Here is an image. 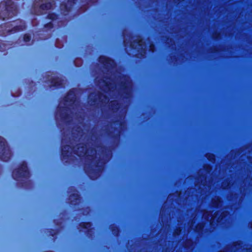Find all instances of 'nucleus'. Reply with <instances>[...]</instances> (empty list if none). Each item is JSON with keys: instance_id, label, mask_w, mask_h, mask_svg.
I'll use <instances>...</instances> for the list:
<instances>
[{"instance_id": "f257e3e1", "label": "nucleus", "mask_w": 252, "mask_h": 252, "mask_svg": "<svg viewBox=\"0 0 252 252\" xmlns=\"http://www.w3.org/2000/svg\"><path fill=\"white\" fill-rule=\"evenodd\" d=\"M94 132L93 128L87 134L80 126H75L70 137L63 134L62 139V160L70 163L74 159V155L82 158L85 172L92 180L101 175L112 157L111 150L103 146L100 136Z\"/></svg>"}, {"instance_id": "f03ea898", "label": "nucleus", "mask_w": 252, "mask_h": 252, "mask_svg": "<svg viewBox=\"0 0 252 252\" xmlns=\"http://www.w3.org/2000/svg\"><path fill=\"white\" fill-rule=\"evenodd\" d=\"M98 62L102 64V78L97 77L95 83L99 88L110 96L125 94L129 98L131 94L132 82L130 78L119 72L115 61L105 56H100Z\"/></svg>"}, {"instance_id": "7ed1b4c3", "label": "nucleus", "mask_w": 252, "mask_h": 252, "mask_svg": "<svg viewBox=\"0 0 252 252\" xmlns=\"http://www.w3.org/2000/svg\"><path fill=\"white\" fill-rule=\"evenodd\" d=\"M132 90L131 91V93ZM108 95L111 98L120 99L122 98L124 101L129 102L132 94L129 98L125 97V94L119 95L117 98L115 96H110L106 93H101L99 92H94L90 94L88 96V103L92 106H102L108 104L109 109L114 113H117L119 111L121 113V117L123 118V121L118 122L119 124H110L111 129L108 130L106 127L102 129L104 134L108 136L112 137L115 136L117 138H119L121 130L124 127V119L126 115L127 105L123 106L117 100H111L109 102L110 99L107 95Z\"/></svg>"}, {"instance_id": "20e7f679", "label": "nucleus", "mask_w": 252, "mask_h": 252, "mask_svg": "<svg viewBox=\"0 0 252 252\" xmlns=\"http://www.w3.org/2000/svg\"><path fill=\"white\" fill-rule=\"evenodd\" d=\"M57 108L55 118L58 126L61 128V124L69 127L74 119L78 117L79 102L76 96V90H70Z\"/></svg>"}, {"instance_id": "39448f33", "label": "nucleus", "mask_w": 252, "mask_h": 252, "mask_svg": "<svg viewBox=\"0 0 252 252\" xmlns=\"http://www.w3.org/2000/svg\"><path fill=\"white\" fill-rule=\"evenodd\" d=\"M124 45L127 49L129 47L131 50H135L136 55L140 58L145 57L148 46L144 39L140 36H133L130 32L125 31L123 33Z\"/></svg>"}, {"instance_id": "423d86ee", "label": "nucleus", "mask_w": 252, "mask_h": 252, "mask_svg": "<svg viewBox=\"0 0 252 252\" xmlns=\"http://www.w3.org/2000/svg\"><path fill=\"white\" fill-rule=\"evenodd\" d=\"M25 29V22L20 19L11 21L0 26V36H5Z\"/></svg>"}, {"instance_id": "0eeeda50", "label": "nucleus", "mask_w": 252, "mask_h": 252, "mask_svg": "<svg viewBox=\"0 0 252 252\" xmlns=\"http://www.w3.org/2000/svg\"><path fill=\"white\" fill-rule=\"evenodd\" d=\"M17 6L11 0L2 1L0 4V19L6 20L17 15Z\"/></svg>"}, {"instance_id": "6e6552de", "label": "nucleus", "mask_w": 252, "mask_h": 252, "mask_svg": "<svg viewBox=\"0 0 252 252\" xmlns=\"http://www.w3.org/2000/svg\"><path fill=\"white\" fill-rule=\"evenodd\" d=\"M12 175L14 179L23 182L22 186L25 188L27 187V184L31 182L29 180L30 172L25 162H23L19 168L14 169Z\"/></svg>"}, {"instance_id": "1a4fd4ad", "label": "nucleus", "mask_w": 252, "mask_h": 252, "mask_svg": "<svg viewBox=\"0 0 252 252\" xmlns=\"http://www.w3.org/2000/svg\"><path fill=\"white\" fill-rule=\"evenodd\" d=\"M52 0H40L33 4V10L36 15H42L47 13V11L51 9L54 5Z\"/></svg>"}, {"instance_id": "9d476101", "label": "nucleus", "mask_w": 252, "mask_h": 252, "mask_svg": "<svg viewBox=\"0 0 252 252\" xmlns=\"http://www.w3.org/2000/svg\"><path fill=\"white\" fill-rule=\"evenodd\" d=\"M11 156V152L5 140L0 136V159L3 161H8Z\"/></svg>"}, {"instance_id": "9b49d317", "label": "nucleus", "mask_w": 252, "mask_h": 252, "mask_svg": "<svg viewBox=\"0 0 252 252\" xmlns=\"http://www.w3.org/2000/svg\"><path fill=\"white\" fill-rule=\"evenodd\" d=\"M67 192L69 195V200L70 204L72 205H79L81 203V198L78 191L73 187L68 189Z\"/></svg>"}, {"instance_id": "f8f14e48", "label": "nucleus", "mask_w": 252, "mask_h": 252, "mask_svg": "<svg viewBox=\"0 0 252 252\" xmlns=\"http://www.w3.org/2000/svg\"><path fill=\"white\" fill-rule=\"evenodd\" d=\"M47 18L51 20V21L48 23H47L44 26V28L45 29V31H43L42 32H48V31L49 30H51L53 28V26L57 23L58 26H61L62 25V24L61 22L57 21L58 20V15L55 14V13H49L47 15Z\"/></svg>"}, {"instance_id": "ddd939ff", "label": "nucleus", "mask_w": 252, "mask_h": 252, "mask_svg": "<svg viewBox=\"0 0 252 252\" xmlns=\"http://www.w3.org/2000/svg\"><path fill=\"white\" fill-rule=\"evenodd\" d=\"M77 0H68L67 3L63 2L60 6L61 13L64 16L68 15Z\"/></svg>"}, {"instance_id": "4468645a", "label": "nucleus", "mask_w": 252, "mask_h": 252, "mask_svg": "<svg viewBox=\"0 0 252 252\" xmlns=\"http://www.w3.org/2000/svg\"><path fill=\"white\" fill-rule=\"evenodd\" d=\"M79 231L84 232L87 236H91L94 233V228L92 227L90 222H82L79 224Z\"/></svg>"}, {"instance_id": "2eb2a0df", "label": "nucleus", "mask_w": 252, "mask_h": 252, "mask_svg": "<svg viewBox=\"0 0 252 252\" xmlns=\"http://www.w3.org/2000/svg\"><path fill=\"white\" fill-rule=\"evenodd\" d=\"M50 81L51 82V86L56 88H63L64 87V80L57 77L55 74H52Z\"/></svg>"}, {"instance_id": "dca6fc26", "label": "nucleus", "mask_w": 252, "mask_h": 252, "mask_svg": "<svg viewBox=\"0 0 252 252\" xmlns=\"http://www.w3.org/2000/svg\"><path fill=\"white\" fill-rule=\"evenodd\" d=\"M12 44L7 41H1L0 42V51L3 52L11 48Z\"/></svg>"}, {"instance_id": "f3484780", "label": "nucleus", "mask_w": 252, "mask_h": 252, "mask_svg": "<svg viewBox=\"0 0 252 252\" xmlns=\"http://www.w3.org/2000/svg\"><path fill=\"white\" fill-rule=\"evenodd\" d=\"M211 155L210 154H209L207 152H206V160L207 159V160H211V159L210 158ZM207 171H208V165L207 164V162H206V174L207 173ZM207 186V182L206 181V186ZM207 193V189H206V193ZM207 197V194H206V197ZM207 214V211H206V214ZM207 221H208V219H207V217L206 216V224L207 223ZM207 226L206 225V233H207Z\"/></svg>"}, {"instance_id": "a211bd4d", "label": "nucleus", "mask_w": 252, "mask_h": 252, "mask_svg": "<svg viewBox=\"0 0 252 252\" xmlns=\"http://www.w3.org/2000/svg\"><path fill=\"white\" fill-rule=\"evenodd\" d=\"M110 229L113 234L115 236H118L119 234V230L115 224H111L110 226Z\"/></svg>"}, {"instance_id": "6ab92c4d", "label": "nucleus", "mask_w": 252, "mask_h": 252, "mask_svg": "<svg viewBox=\"0 0 252 252\" xmlns=\"http://www.w3.org/2000/svg\"><path fill=\"white\" fill-rule=\"evenodd\" d=\"M205 223L204 222H202L201 223L197 224L194 230L197 233H202L203 231Z\"/></svg>"}, {"instance_id": "aec40b11", "label": "nucleus", "mask_w": 252, "mask_h": 252, "mask_svg": "<svg viewBox=\"0 0 252 252\" xmlns=\"http://www.w3.org/2000/svg\"><path fill=\"white\" fill-rule=\"evenodd\" d=\"M201 187L199 188V189H200V190L198 192H197V193L200 194V195L202 196L204 194L205 192V180H203V179H201Z\"/></svg>"}, {"instance_id": "412c9836", "label": "nucleus", "mask_w": 252, "mask_h": 252, "mask_svg": "<svg viewBox=\"0 0 252 252\" xmlns=\"http://www.w3.org/2000/svg\"><path fill=\"white\" fill-rule=\"evenodd\" d=\"M147 41L148 42V43L149 44V50L152 52H154V51H155V46L152 43H150V40L149 38L147 39Z\"/></svg>"}, {"instance_id": "4be33fe9", "label": "nucleus", "mask_w": 252, "mask_h": 252, "mask_svg": "<svg viewBox=\"0 0 252 252\" xmlns=\"http://www.w3.org/2000/svg\"><path fill=\"white\" fill-rule=\"evenodd\" d=\"M23 40L25 43H28L31 40V36L29 34H26L23 37Z\"/></svg>"}, {"instance_id": "5701e85b", "label": "nucleus", "mask_w": 252, "mask_h": 252, "mask_svg": "<svg viewBox=\"0 0 252 252\" xmlns=\"http://www.w3.org/2000/svg\"><path fill=\"white\" fill-rule=\"evenodd\" d=\"M181 231H182V230H181V229L180 227L177 228L174 230V231L173 232V235L174 236H178V235H179L181 234Z\"/></svg>"}, {"instance_id": "b1692460", "label": "nucleus", "mask_w": 252, "mask_h": 252, "mask_svg": "<svg viewBox=\"0 0 252 252\" xmlns=\"http://www.w3.org/2000/svg\"><path fill=\"white\" fill-rule=\"evenodd\" d=\"M165 204L163 205V206L162 207V208L161 209V211H160V216L161 217V221L163 222V216H164V207H165Z\"/></svg>"}, {"instance_id": "393cba45", "label": "nucleus", "mask_w": 252, "mask_h": 252, "mask_svg": "<svg viewBox=\"0 0 252 252\" xmlns=\"http://www.w3.org/2000/svg\"><path fill=\"white\" fill-rule=\"evenodd\" d=\"M90 209L89 207H87L84 209L83 214V215H88L90 214Z\"/></svg>"}, {"instance_id": "a878e982", "label": "nucleus", "mask_w": 252, "mask_h": 252, "mask_svg": "<svg viewBox=\"0 0 252 252\" xmlns=\"http://www.w3.org/2000/svg\"><path fill=\"white\" fill-rule=\"evenodd\" d=\"M57 234V232H55V231H54V230H51L49 232V235L53 236V237H54Z\"/></svg>"}, {"instance_id": "bb28decb", "label": "nucleus", "mask_w": 252, "mask_h": 252, "mask_svg": "<svg viewBox=\"0 0 252 252\" xmlns=\"http://www.w3.org/2000/svg\"><path fill=\"white\" fill-rule=\"evenodd\" d=\"M48 36H47V37H39V38H40V39H41V40H45V39H47V38H49V36H50V34H48Z\"/></svg>"}, {"instance_id": "cd10ccee", "label": "nucleus", "mask_w": 252, "mask_h": 252, "mask_svg": "<svg viewBox=\"0 0 252 252\" xmlns=\"http://www.w3.org/2000/svg\"><path fill=\"white\" fill-rule=\"evenodd\" d=\"M171 197H172V195L171 194H170L168 196V199H170L171 198Z\"/></svg>"}, {"instance_id": "c85d7f7f", "label": "nucleus", "mask_w": 252, "mask_h": 252, "mask_svg": "<svg viewBox=\"0 0 252 252\" xmlns=\"http://www.w3.org/2000/svg\"><path fill=\"white\" fill-rule=\"evenodd\" d=\"M191 190H194V189H188L187 191L188 192H190Z\"/></svg>"}, {"instance_id": "c756f323", "label": "nucleus", "mask_w": 252, "mask_h": 252, "mask_svg": "<svg viewBox=\"0 0 252 252\" xmlns=\"http://www.w3.org/2000/svg\"><path fill=\"white\" fill-rule=\"evenodd\" d=\"M213 204L214 205H216V204H217V202L216 201H213Z\"/></svg>"}, {"instance_id": "7c9ffc66", "label": "nucleus", "mask_w": 252, "mask_h": 252, "mask_svg": "<svg viewBox=\"0 0 252 252\" xmlns=\"http://www.w3.org/2000/svg\"><path fill=\"white\" fill-rule=\"evenodd\" d=\"M37 34H38V35H43L44 34H43V33H40H40H38Z\"/></svg>"}, {"instance_id": "2f4dec72", "label": "nucleus", "mask_w": 252, "mask_h": 252, "mask_svg": "<svg viewBox=\"0 0 252 252\" xmlns=\"http://www.w3.org/2000/svg\"><path fill=\"white\" fill-rule=\"evenodd\" d=\"M213 218H212V222H211V224H212L213 223Z\"/></svg>"}, {"instance_id": "473e14b6", "label": "nucleus", "mask_w": 252, "mask_h": 252, "mask_svg": "<svg viewBox=\"0 0 252 252\" xmlns=\"http://www.w3.org/2000/svg\"><path fill=\"white\" fill-rule=\"evenodd\" d=\"M204 213H203V214H202V218L204 217Z\"/></svg>"}, {"instance_id": "72a5a7b5", "label": "nucleus", "mask_w": 252, "mask_h": 252, "mask_svg": "<svg viewBox=\"0 0 252 252\" xmlns=\"http://www.w3.org/2000/svg\"><path fill=\"white\" fill-rule=\"evenodd\" d=\"M169 215H170L169 214H167V218H168V217L169 216Z\"/></svg>"}, {"instance_id": "f704fd0d", "label": "nucleus", "mask_w": 252, "mask_h": 252, "mask_svg": "<svg viewBox=\"0 0 252 252\" xmlns=\"http://www.w3.org/2000/svg\"><path fill=\"white\" fill-rule=\"evenodd\" d=\"M196 196L197 197L199 196V194H196Z\"/></svg>"}, {"instance_id": "c9c22d12", "label": "nucleus", "mask_w": 252, "mask_h": 252, "mask_svg": "<svg viewBox=\"0 0 252 252\" xmlns=\"http://www.w3.org/2000/svg\"><path fill=\"white\" fill-rule=\"evenodd\" d=\"M187 180H188V178H186V181Z\"/></svg>"}, {"instance_id": "e433bc0d", "label": "nucleus", "mask_w": 252, "mask_h": 252, "mask_svg": "<svg viewBox=\"0 0 252 252\" xmlns=\"http://www.w3.org/2000/svg\"><path fill=\"white\" fill-rule=\"evenodd\" d=\"M251 227L252 228V226H251Z\"/></svg>"}]
</instances>
